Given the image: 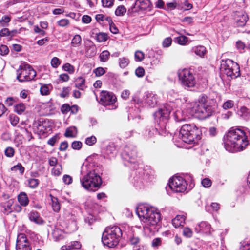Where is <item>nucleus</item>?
Listing matches in <instances>:
<instances>
[{
  "label": "nucleus",
  "mask_w": 250,
  "mask_h": 250,
  "mask_svg": "<svg viewBox=\"0 0 250 250\" xmlns=\"http://www.w3.org/2000/svg\"><path fill=\"white\" fill-rule=\"evenodd\" d=\"M158 129L152 126L147 128L144 134V137L146 140H149L152 138L157 134Z\"/></svg>",
  "instance_id": "25"
},
{
  "label": "nucleus",
  "mask_w": 250,
  "mask_h": 250,
  "mask_svg": "<svg viewBox=\"0 0 250 250\" xmlns=\"http://www.w3.org/2000/svg\"><path fill=\"white\" fill-rule=\"evenodd\" d=\"M201 131L194 125L185 124L179 131V137L188 144L194 145L201 138Z\"/></svg>",
  "instance_id": "5"
},
{
  "label": "nucleus",
  "mask_w": 250,
  "mask_h": 250,
  "mask_svg": "<svg viewBox=\"0 0 250 250\" xmlns=\"http://www.w3.org/2000/svg\"><path fill=\"white\" fill-rule=\"evenodd\" d=\"M36 76L35 70L28 64H21L17 70V79L20 82L34 80Z\"/></svg>",
  "instance_id": "8"
},
{
  "label": "nucleus",
  "mask_w": 250,
  "mask_h": 250,
  "mask_svg": "<svg viewBox=\"0 0 250 250\" xmlns=\"http://www.w3.org/2000/svg\"><path fill=\"white\" fill-rule=\"evenodd\" d=\"M162 244V240L160 238H156L152 241V246L154 248H158L161 246Z\"/></svg>",
  "instance_id": "60"
},
{
  "label": "nucleus",
  "mask_w": 250,
  "mask_h": 250,
  "mask_svg": "<svg viewBox=\"0 0 250 250\" xmlns=\"http://www.w3.org/2000/svg\"><path fill=\"white\" fill-rule=\"evenodd\" d=\"M62 166L61 165H58L52 169V173L55 176H59L62 173Z\"/></svg>",
  "instance_id": "50"
},
{
  "label": "nucleus",
  "mask_w": 250,
  "mask_h": 250,
  "mask_svg": "<svg viewBox=\"0 0 250 250\" xmlns=\"http://www.w3.org/2000/svg\"><path fill=\"white\" fill-rule=\"evenodd\" d=\"M94 72L95 73L96 76H101L105 73V71L103 67H100L95 69L94 70Z\"/></svg>",
  "instance_id": "63"
},
{
  "label": "nucleus",
  "mask_w": 250,
  "mask_h": 250,
  "mask_svg": "<svg viewBox=\"0 0 250 250\" xmlns=\"http://www.w3.org/2000/svg\"><path fill=\"white\" fill-rule=\"evenodd\" d=\"M107 39L108 36L105 33H99L96 35V40L99 42H105Z\"/></svg>",
  "instance_id": "44"
},
{
  "label": "nucleus",
  "mask_w": 250,
  "mask_h": 250,
  "mask_svg": "<svg viewBox=\"0 0 250 250\" xmlns=\"http://www.w3.org/2000/svg\"><path fill=\"white\" fill-rule=\"evenodd\" d=\"M43 125L40 121H36L33 124V128L34 131L37 134H43L45 132L43 129Z\"/></svg>",
  "instance_id": "24"
},
{
  "label": "nucleus",
  "mask_w": 250,
  "mask_h": 250,
  "mask_svg": "<svg viewBox=\"0 0 250 250\" xmlns=\"http://www.w3.org/2000/svg\"><path fill=\"white\" fill-rule=\"evenodd\" d=\"M13 204L12 199L0 204V209L5 214H8L12 211V206Z\"/></svg>",
  "instance_id": "20"
},
{
  "label": "nucleus",
  "mask_w": 250,
  "mask_h": 250,
  "mask_svg": "<svg viewBox=\"0 0 250 250\" xmlns=\"http://www.w3.org/2000/svg\"><path fill=\"white\" fill-rule=\"evenodd\" d=\"M75 86L80 90H84V88L86 87L85 79L82 77L77 78L75 80Z\"/></svg>",
  "instance_id": "29"
},
{
  "label": "nucleus",
  "mask_w": 250,
  "mask_h": 250,
  "mask_svg": "<svg viewBox=\"0 0 250 250\" xmlns=\"http://www.w3.org/2000/svg\"><path fill=\"white\" fill-rule=\"evenodd\" d=\"M18 200L19 203L22 206L26 207L29 203V199L27 195L25 192H21L18 196Z\"/></svg>",
  "instance_id": "27"
},
{
  "label": "nucleus",
  "mask_w": 250,
  "mask_h": 250,
  "mask_svg": "<svg viewBox=\"0 0 250 250\" xmlns=\"http://www.w3.org/2000/svg\"><path fill=\"white\" fill-rule=\"evenodd\" d=\"M171 111V106L167 104L154 114L155 120L159 126L160 128L162 129H166Z\"/></svg>",
  "instance_id": "9"
},
{
  "label": "nucleus",
  "mask_w": 250,
  "mask_h": 250,
  "mask_svg": "<svg viewBox=\"0 0 250 250\" xmlns=\"http://www.w3.org/2000/svg\"><path fill=\"white\" fill-rule=\"evenodd\" d=\"M220 70L231 79L237 78L240 74L238 64L229 59L222 61Z\"/></svg>",
  "instance_id": "7"
},
{
  "label": "nucleus",
  "mask_w": 250,
  "mask_h": 250,
  "mask_svg": "<svg viewBox=\"0 0 250 250\" xmlns=\"http://www.w3.org/2000/svg\"><path fill=\"white\" fill-rule=\"evenodd\" d=\"M82 42V38L80 35H76L73 38L71 44L72 46L76 47L81 45Z\"/></svg>",
  "instance_id": "35"
},
{
  "label": "nucleus",
  "mask_w": 250,
  "mask_h": 250,
  "mask_svg": "<svg viewBox=\"0 0 250 250\" xmlns=\"http://www.w3.org/2000/svg\"><path fill=\"white\" fill-rule=\"evenodd\" d=\"M224 147L230 152L243 150L249 144L245 132L239 128L231 129L224 137Z\"/></svg>",
  "instance_id": "1"
},
{
  "label": "nucleus",
  "mask_w": 250,
  "mask_h": 250,
  "mask_svg": "<svg viewBox=\"0 0 250 250\" xmlns=\"http://www.w3.org/2000/svg\"><path fill=\"white\" fill-rule=\"evenodd\" d=\"M188 40V38L185 36H180L175 39V42L181 45H185Z\"/></svg>",
  "instance_id": "38"
},
{
  "label": "nucleus",
  "mask_w": 250,
  "mask_h": 250,
  "mask_svg": "<svg viewBox=\"0 0 250 250\" xmlns=\"http://www.w3.org/2000/svg\"><path fill=\"white\" fill-rule=\"evenodd\" d=\"M52 236L55 241H58L63 238V232L60 229H55L52 232Z\"/></svg>",
  "instance_id": "31"
},
{
  "label": "nucleus",
  "mask_w": 250,
  "mask_h": 250,
  "mask_svg": "<svg viewBox=\"0 0 250 250\" xmlns=\"http://www.w3.org/2000/svg\"><path fill=\"white\" fill-rule=\"evenodd\" d=\"M142 102L149 106H154L157 104V96L152 92H146L143 95Z\"/></svg>",
  "instance_id": "17"
},
{
  "label": "nucleus",
  "mask_w": 250,
  "mask_h": 250,
  "mask_svg": "<svg viewBox=\"0 0 250 250\" xmlns=\"http://www.w3.org/2000/svg\"><path fill=\"white\" fill-rule=\"evenodd\" d=\"M188 186L187 182L181 176H175L171 178L169 182V187L175 192L185 191Z\"/></svg>",
  "instance_id": "11"
},
{
  "label": "nucleus",
  "mask_w": 250,
  "mask_h": 250,
  "mask_svg": "<svg viewBox=\"0 0 250 250\" xmlns=\"http://www.w3.org/2000/svg\"><path fill=\"white\" fill-rule=\"evenodd\" d=\"M178 77L185 88L193 87L196 81L193 74L188 69H184L178 72Z\"/></svg>",
  "instance_id": "10"
},
{
  "label": "nucleus",
  "mask_w": 250,
  "mask_h": 250,
  "mask_svg": "<svg viewBox=\"0 0 250 250\" xmlns=\"http://www.w3.org/2000/svg\"><path fill=\"white\" fill-rule=\"evenodd\" d=\"M235 23L238 27H242L245 25L248 16L244 13H238L235 16Z\"/></svg>",
  "instance_id": "19"
},
{
  "label": "nucleus",
  "mask_w": 250,
  "mask_h": 250,
  "mask_svg": "<svg viewBox=\"0 0 250 250\" xmlns=\"http://www.w3.org/2000/svg\"><path fill=\"white\" fill-rule=\"evenodd\" d=\"M122 156L126 162L134 164L137 158L136 147L131 144L126 145L122 153Z\"/></svg>",
  "instance_id": "12"
},
{
  "label": "nucleus",
  "mask_w": 250,
  "mask_h": 250,
  "mask_svg": "<svg viewBox=\"0 0 250 250\" xmlns=\"http://www.w3.org/2000/svg\"><path fill=\"white\" fill-rule=\"evenodd\" d=\"M92 167L90 164L82 166L81 173L83 177L80 178V182L84 188L94 192L100 188L102 181L98 167L92 169Z\"/></svg>",
  "instance_id": "2"
},
{
  "label": "nucleus",
  "mask_w": 250,
  "mask_h": 250,
  "mask_svg": "<svg viewBox=\"0 0 250 250\" xmlns=\"http://www.w3.org/2000/svg\"><path fill=\"white\" fill-rule=\"evenodd\" d=\"M11 170L15 171L18 170L21 174H23L24 172V168L20 163L12 167Z\"/></svg>",
  "instance_id": "47"
},
{
  "label": "nucleus",
  "mask_w": 250,
  "mask_h": 250,
  "mask_svg": "<svg viewBox=\"0 0 250 250\" xmlns=\"http://www.w3.org/2000/svg\"><path fill=\"white\" fill-rule=\"evenodd\" d=\"M140 239L137 236L133 235L129 239V242L131 245L137 246L140 243Z\"/></svg>",
  "instance_id": "54"
},
{
  "label": "nucleus",
  "mask_w": 250,
  "mask_h": 250,
  "mask_svg": "<svg viewBox=\"0 0 250 250\" xmlns=\"http://www.w3.org/2000/svg\"><path fill=\"white\" fill-rule=\"evenodd\" d=\"M110 55V52L107 50L102 51L100 54L99 58L101 62H106L109 59Z\"/></svg>",
  "instance_id": "36"
},
{
  "label": "nucleus",
  "mask_w": 250,
  "mask_h": 250,
  "mask_svg": "<svg viewBox=\"0 0 250 250\" xmlns=\"http://www.w3.org/2000/svg\"><path fill=\"white\" fill-rule=\"evenodd\" d=\"M9 120L11 124L13 126H15L19 122V117L15 114H10L8 117Z\"/></svg>",
  "instance_id": "41"
},
{
  "label": "nucleus",
  "mask_w": 250,
  "mask_h": 250,
  "mask_svg": "<svg viewBox=\"0 0 250 250\" xmlns=\"http://www.w3.org/2000/svg\"><path fill=\"white\" fill-rule=\"evenodd\" d=\"M122 235V230L119 227H108L103 233L102 241L104 246L114 248L118 244Z\"/></svg>",
  "instance_id": "6"
},
{
  "label": "nucleus",
  "mask_w": 250,
  "mask_h": 250,
  "mask_svg": "<svg viewBox=\"0 0 250 250\" xmlns=\"http://www.w3.org/2000/svg\"><path fill=\"white\" fill-rule=\"evenodd\" d=\"M220 208V205L217 203H212L209 206L206 207V209L207 211L211 212L217 211Z\"/></svg>",
  "instance_id": "37"
},
{
  "label": "nucleus",
  "mask_w": 250,
  "mask_h": 250,
  "mask_svg": "<svg viewBox=\"0 0 250 250\" xmlns=\"http://www.w3.org/2000/svg\"><path fill=\"white\" fill-rule=\"evenodd\" d=\"M237 114L245 120L250 118V99L247 101L246 105L241 106L237 111Z\"/></svg>",
  "instance_id": "18"
},
{
  "label": "nucleus",
  "mask_w": 250,
  "mask_h": 250,
  "mask_svg": "<svg viewBox=\"0 0 250 250\" xmlns=\"http://www.w3.org/2000/svg\"><path fill=\"white\" fill-rule=\"evenodd\" d=\"M114 0H102V5L104 7H111L113 5Z\"/></svg>",
  "instance_id": "56"
},
{
  "label": "nucleus",
  "mask_w": 250,
  "mask_h": 250,
  "mask_svg": "<svg viewBox=\"0 0 250 250\" xmlns=\"http://www.w3.org/2000/svg\"><path fill=\"white\" fill-rule=\"evenodd\" d=\"M100 104L104 106L113 105L116 102V96L112 92L102 91L100 93Z\"/></svg>",
  "instance_id": "14"
},
{
  "label": "nucleus",
  "mask_w": 250,
  "mask_h": 250,
  "mask_svg": "<svg viewBox=\"0 0 250 250\" xmlns=\"http://www.w3.org/2000/svg\"><path fill=\"white\" fill-rule=\"evenodd\" d=\"M191 51L200 57H203L207 52L206 48L203 46L193 47Z\"/></svg>",
  "instance_id": "28"
},
{
  "label": "nucleus",
  "mask_w": 250,
  "mask_h": 250,
  "mask_svg": "<svg viewBox=\"0 0 250 250\" xmlns=\"http://www.w3.org/2000/svg\"><path fill=\"white\" fill-rule=\"evenodd\" d=\"M139 3L140 5L142 10L145 11L151 6L148 4L146 2L143 0H139Z\"/></svg>",
  "instance_id": "61"
},
{
  "label": "nucleus",
  "mask_w": 250,
  "mask_h": 250,
  "mask_svg": "<svg viewBox=\"0 0 250 250\" xmlns=\"http://www.w3.org/2000/svg\"><path fill=\"white\" fill-rule=\"evenodd\" d=\"M69 21L68 19H63L58 21V25L61 27H65L69 24Z\"/></svg>",
  "instance_id": "64"
},
{
  "label": "nucleus",
  "mask_w": 250,
  "mask_h": 250,
  "mask_svg": "<svg viewBox=\"0 0 250 250\" xmlns=\"http://www.w3.org/2000/svg\"><path fill=\"white\" fill-rule=\"evenodd\" d=\"M52 88L51 84H43L40 88V93L42 95H48Z\"/></svg>",
  "instance_id": "33"
},
{
  "label": "nucleus",
  "mask_w": 250,
  "mask_h": 250,
  "mask_svg": "<svg viewBox=\"0 0 250 250\" xmlns=\"http://www.w3.org/2000/svg\"><path fill=\"white\" fill-rule=\"evenodd\" d=\"M77 133V128L75 126H72L66 129L64 135L66 137H73Z\"/></svg>",
  "instance_id": "34"
},
{
  "label": "nucleus",
  "mask_w": 250,
  "mask_h": 250,
  "mask_svg": "<svg viewBox=\"0 0 250 250\" xmlns=\"http://www.w3.org/2000/svg\"><path fill=\"white\" fill-rule=\"evenodd\" d=\"M62 69L64 71L68 72L70 74L74 73L75 71L74 66L69 63H66L64 64L62 66Z\"/></svg>",
  "instance_id": "43"
},
{
  "label": "nucleus",
  "mask_w": 250,
  "mask_h": 250,
  "mask_svg": "<svg viewBox=\"0 0 250 250\" xmlns=\"http://www.w3.org/2000/svg\"><path fill=\"white\" fill-rule=\"evenodd\" d=\"M133 178L132 182L134 185L138 188H141L145 181H147L148 173H146L144 170L142 168H139L134 172Z\"/></svg>",
  "instance_id": "13"
},
{
  "label": "nucleus",
  "mask_w": 250,
  "mask_h": 250,
  "mask_svg": "<svg viewBox=\"0 0 250 250\" xmlns=\"http://www.w3.org/2000/svg\"><path fill=\"white\" fill-rule=\"evenodd\" d=\"M39 184V180L37 179L30 178L28 180V186L32 188H35Z\"/></svg>",
  "instance_id": "42"
},
{
  "label": "nucleus",
  "mask_w": 250,
  "mask_h": 250,
  "mask_svg": "<svg viewBox=\"0 0 250 250\" xmlns=\"http://www.w3.org/2000/svg\"><path fill=\"white\" fill-rule=\"evenodd\" d=\"M195 230L197 233L203 232L208 235L211 234V232L213 231L211 225L205 221L199 223L195 227Z\"/></svg>",
  "instance_id": "16"
},
{
  "label": "nucleus",
  "mask_w": 250,
  "mask_h": 250,
  "mask_svg": "<svg viewBox=\"0 0 250 250\" xmlns=\"http://www.w3.org/2000/svg\"><path fill=\"white\" fill-rule=\"evenodd\" d=\"M135 58L136 61H141L144 58V54L140 51H137L135 53Z\"/></svg>",
  "instance_id": "57"
},
{
  "label": "nucleus",
  "mask_w": 250,
  "mask_h": 250,
  "mask_svg": "<svg viewBox=\"0 0 250 250\" xmlns=\"http://www.w3.org/2000/svg\"><path fill=\"white\" fill-rule=\"evenodd\" d=\"M135 74L138 77H142L145 74L144 69L142 67H138L135 70Z\"/></svg>",
  "instance_id": "62"
},
{
  "label": "nucleus",
  "mask_w": 250,
  "mask_h": 250,
  "mask_svg": "<svg viewBox=\"0 0 250 250\" xmlns=\"http://www.w3.org/2000/svg\"><path fill=\"white\" fill-rule=\"evenodd\" d=\"M129 63V61L126 58L123 57L119 59V65L122 68L126 67Z\"/></svg>",
  "instance_id": "45"
},
{
  "label": "nucleus",
  "mask_w": 250,
  "mask_h": 250,
  "mask_svg": "<svg viewBox=\"0 0 250 250\" xmlns=\"http://www.w3.org/2000/svg\"><path fill=\"white\" fill-rule=\"evenodd\" d=\"M28 217L31 221L34 222L36 224H42L43 223L42 219L40 217L39 213L36 211H31Z\"/></svg>",
  "instance_id": "21"
},
{
  "label": "nucleus",
  "mask_w": 250,
  "mask_h": 250,
  "mask_svg": "<svg viewBox=\"0 0 250 250\" xmlns=\"http://www.w3.org/2000/svg\"><path fill=\"white\" fill-rule=\"evenodd\" d=\"M128 6H129L127 11L128 14H131L133 13H138L142 11L140 5L139 3V0H136L135 1L131 2Z\"/></svg>",
  "instance_id": "22"
},
{
  "label": "nucleus",
  "mask_w": 250,
  "mask_h": 250,
  "mask_svg": "<svg viewBox=\"0 0 250 250\" xmlns=\"http://www.w3.org/2000/svg\"><path fill=\"white\" fill-rule=\"evenodd\" d=\"M174 116L176 122L183 121L186 119V116L181 110H176L174 113Z\"/></svg>",
  "instance_id": "32"
},
{
  "label": "nucleus",
  "mask_w": 250,
  "mask_h": 250,
  "mask_svg": "<svg viewBox=\"0 0 250 250\" xmlns=\"http://www.w3.org/2000/svg\"><path fill=\"white\" fill-rule=\"evenodd\" d=\"M234 105V102L231 100H228L225 102L223 105V107L225 109H228L232 108Z\"/></svg>",
  "instance_id": "58"
},
{
  "label": "nucleus",
  "mask_w": 250,
  "mask_h": 250,
  "mask_svg": "<svg viewBox=\"0 0 250 250\" xmlns=\"http://www.w3.org/2000/svg\"><path fill=\"white\" fill-rule=\"evenodd\" d=\"M177 4L175 1L172 2H169L166 4V7L164 8L166 10H173L177 7Z\"/></svg>",
  "instance_id": "53"
},
{
  "label": "nucleus",
  "mask_w": 250,
  "mask_h": 250,
  "mask_svg": "<svg viewBox=\"0 0 250 250\" xmlns=\"http://www.w3.org/2000/svg\"><path fill=\"white\" fill-rule=\"evenodd\" d=\"M9 53L8 47L5 45H1L0 46V54L4 56L8 54Z\"/></svg>",
  "instance_id": "59"
},
{
  "label": "nucleus",
  "mask_w": 250,
  "mask_h": 250,
  "mask_svg": "<svg viewBox=\"0 0 250 250\" xmlns=\"http://www.w3.org/2000/svg\"><path fill=\"white\" fill-rule=\"evenodd\" d=\"M215 101L213 99L202 95L198 99L195 107L196 116L201 119H206L211 116L215 110Z\"/></svg>",
  "instance_id": "4"
},
{
  "label": "nucleus",
  "mask_w": 250,
  "mask_h": 250,
  "mask_svg": "<svg viewBox=\"0 0 250 250\" xmlns=\"http://www.w3.org/2000/svg\"><path fill=\"white\" fill-rule=\"evenodd\" d=\"M126 12V9L124 5L119 6L115 11V14L117 16H123Z\"/></svg>",
  "instance_id": "39"
},
{
  "label": "nucleus",
  "mask_w": 250,
  "mask_h": 250,
  "mask_svg": "<svg viewBox=\"0 0 250 250\" xmlns=\"http://www.w3.org/2000/svg\"><path fill=\"white\" fill-rule=\"evenodd\" d=\"M26 107L23 103H19L15 106L14 110L18 114H21L25 110Z\"/></svg>",
  "instance_id": "40"
},
{
  "label": "nucleus",
  "mask_w": 250,
  "mask_h": 250,
  "mask_svg": "<svg viewBox=\"0 0 250 250\" xmlns=\"http://www.w3.org/2000/svg\"><path fill=\"white\" fill-rule=\"evenodd\" d=\"M106 153L108 155H112L111 156H114V155L116 153V150L114 146H109L107 147Z\"/></svg>",
  "instance_id": "55"
},
{
  "label": "nucleus",
  "mask_w": 250,
  "mask_h": 250,
  "mask_svg": "<svg viewBox=\"0 0 250 250\" xmlns=\"http://www.w3.org/2000/svg\"><path fill=\"white\" fill-rule=\"evenodd\" d=\"M4 154L6 157L11 158L14 155L15 150L12 147H7L4 150Z\"/></svg>",
  "instance_id": "46"
},
{
  "label": "nucleus",
  "mask_w": 250,
  "mask_h": 250,
  "mask_svg": "<svg viewBox=\"0 0 250 250\" xmlns=\"http://www.w3.org/2000/svg\"><path fill=\"white\" fill-rule=\"evenodd\" d=\"M16 248L17 250H31L30 242L25 234L21 233L18 235Z\"/></svg>",
  "instance_id": "15"
},
{
  "label": "nucleus",
  "mask_w": 250,
  "mask_h": 250,
  "mask_svg": "<svg viewBox=\"0 0 250 250\" xmlns=\"http://www.w3.org/2000/svg\"><path fill=\"white\" fill-rule=\"evenodd\" d=\"M81 247V244L79 241L71 242L70 243L62 246L61 247L62 250H70L73 249H79Z\"/></svg>",
  "instance_id": "26"
},
{
  "label": "nucleus",
  "mask_w": 250,
  "mask_h": 250,
  "mask_svg": "<svg viewBox=\"0 0 250 250\" xmlns=\"http://www.w3.org/2000/svg\"><path fill=\"white\" fill-rule=\"evenodd\" d=\"M50 197L51 200V206L53 210L55 212H58L60 209V205L58 199L53 196L51 194L50 195Z\"/></svg>",
  "instance_id": "30"
},
{
  "label": "nucleus",
  "mask_w": 250,
  "mask_h": 250,
  "mask_svg": "<svg viewBox=\"0 0 250 250\" xmlns=\"http://www.w3.org/2000/svg\"><path fill=\"white\" fill-rule=\"evenodd\" d=\"M136 213L139 218L145 224L144 228L151 227L152 230L160 221L161 214L159 211L154 208L140 205L136 209Z\"/></svg>",
  "instance_id": "3"
},
{
  "label": "nucleus",
  "mask_w": 250,
  "mask_h": 250,
  "mask_svg": "<svg viewBox=\"0 0 250 250\" xmlns=\"http://www.w3.org/2000/svg\"><path fill=\"white\" fill-rule=\"evenodd\" d=\"M185 220V217L184 215H178L172 219V224L175 228H177L184 225Z\"/></svg>",
  "instance_id": "23"
},
{
  "label": "nucleus",
  "mask_w": 250,
  "mask_h": 250,
  "mask_svg": "<svg viewBox=\"0 0 250 250\" xmlns=\"http://www.w3.org/2000/svg\"><path fill=\"white\" fill-rule=\"evenodd\" d=\"M95 220L94 216L91 214H89L87 217H85L84 219L85 222L87 223L89 226L91 225Z\"/></svg>",
  "instance_id": "52"
},
{
  "label": "nucleus",
  "mask_w": 250,
  "mask_h": 250,
  "mask_svg": "<svg viewBox=\"0 0 250 250\" xmlns=\"http://www.w3.org/2000/svg\"><path fill=\"white\" fill-rule=\"evenodd\" d=\"M183 234L184 236L190 238L192 236L193 232L189 228H185L183 230Z\"/></svg>",
  "instance_id": "51"
},
{
  "label": "nucleus",
  "mask_w": 250,
  "mask_h": 250,
  "mask_svg": "<svg viewBox=\"0 0 250 250\" xmlns=\"http://www.w3.org/2000/svg\"><path fill=\"white\" fill-rule=\"evenodd\" d=\"M97 139L95 136H91L86 138L85 143L88 146H92L96 143Z\"/></svg>",
  "instance_id": "48"
},
{
  "label": "nucleus",
  "mask_w": 250,
  "mask_h": 250,
  "mask_svg": "<svg viewBox=\"0 0 250 250\" xmlns=\"http://www.w3.org/2000/svg\"><path fill=\"white\" fill-rule=\"evenodd\" d=\"M50 63L52 67L57 68L61 64V60L57 57H54L51 59Z\"/></svg>",
  "instance_id": "49"
}]
</instances>
